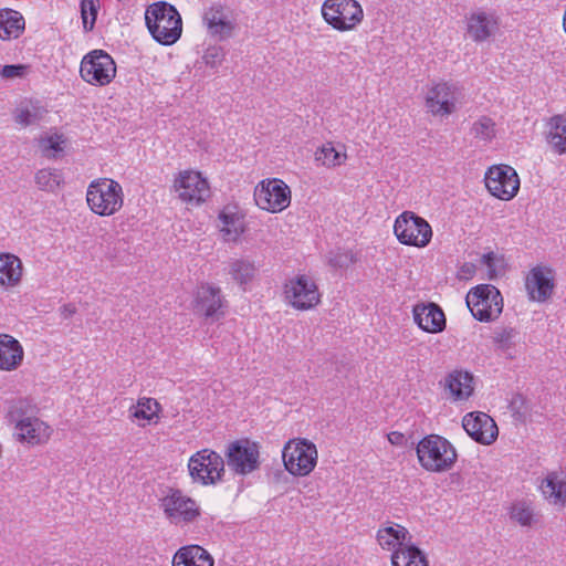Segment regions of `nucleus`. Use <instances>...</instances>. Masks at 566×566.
<instances>
[{"label": "nucleus", "instance_id": "nucleus-42", "mask_svg": "<svg viewBox=\"0 0 566 566\" xmlns=\"http://www.w3.org/2000/svg\"><path fill=\"white\" fill-rule=\"evenodd\" d=\"M80 7L84 30L92 31L99 10V0H81Z\"/></svg>", "mask_w": 566, "mask_h": 566}, {"label": "nucleus", "instance_id": "nucleus-22", "mask_svg": "<svg viewBox=\"0 0 566 566\" xmlns=\"http://www.w3.org/2000/svg\"><path fill=\"white\" fill-rule=\"evenodd\" d=\"M413 319L422 331L428 333H439L446 327V316L434 303L416 305Z\"/></svg>", "mask_w": 566, "mask_h": 566}, {"label": "nucleus", "instance_id": "nucleus-28", "mask_svg": "<svg viewBox=\"0 0 566 566\" xmlns=\"http://www.w3.org/2000/svg\"><path fill=\"white\" fill-rule=\"evenodd\" d=\"M160 411V403L156 399L149 397L139 398L128 410L129 417L137 420L140 427L153 423L156 424L159 421Z\"/></svg>", "mask_w": 566, "mask_h": 566}, {"label": "nucleus", "instance_id": "nucleus-39", "mask_svg": "<svg viewBox=\"0 0 566 566\" xmlns=\"http://www.w3.org/2000/svg\"><path fill=\"white\" fill-rule=\"evenodd\" d=\"M34 179L39 189L48 192H54L63 182V176L59 170L48 168L40 169Z\"/></svg>", "mask_w": 566, "mask_h": 566}, {"label": "nucleus", "instance_id": "nucleus-23", "mask_svg": "<svg viewBox=\"0 0 566 566\" xmlns=\"http://www.w3.org/2000/svg\"><path fill=\"white\" fill-rule=\"evenodd\" d=\"M24 349L21 343L9 334H0V370L14 371L23 363Z\"/></svg>", "mask_w": 566, "mask_h": 566}, {"label": "nucleus", "instance_id": "nucleus-9", "mask_svg": "<svg viewBox=\"0 0 566 566\" xmlns=\"http://www.w3.org/2000/svg\"><path fill=\"white\" fill-rule=\"evenodd\" d=\"M460 90L451 82H432L424 93V105L433 116L447 117L457 111Z\"/></svg>", "mask_w": 566, "mask_h": 566}, {"label": "nucleus", "instance_id": "nucleus-52", "mask_svg": "<svg viewBox=\"0 0 566 566\" xmlns=\"http://www.w3.org/2000/svg\"><path fill=\"white\" fill-rule=\"evenodd\" d=\"M387 438H388V441L392 444V446H398V447H402L406 444L407 442V438L403 433L401 432H398V431H392V432H389L387 434Z\"/></svg>", "mask_w": 566, "mask_h": 566}, {"label": "nucleus", "instance_id": "nucleus-48", "mask_svg": "<svg viewBox=\"0 0 566 566\" xmlns=\"http://www.w3.org/2000/svg\"><path fill=\"white\" fill-rule=\"evenodd\" d=\"M190 461L193 460H222L221 455L213 450L202 449L189 458Z\"/></svg>", "mask_w": 566, "mask_h": 566}, {"label": "nucleus", "instance_id": "nucleus-35", "mask_svg": "<svg viewBox=\"0 0 566 566\" xmlns=\"http://www.w3.org/2000/svg\"><path fill=\"white\" fill-rule=\"evenodd\" d=\"M260 446L248 438L231 442L227 450L228 460H258Z\"/></svg>", "mask_w": 566, "mask_h": 566}, {"label": "nucleus", "instance_id": "nucleus-5", "mask_svg": "<svg viewBox=\"0 0 566 566\" xmlns=\"http://www.w3.org/2000/svg\"><path fill=\"white\" fill-rule=\"evenodd\" d=\"M465 302L471 314L481 322L494 321L503 311V297L491 284H481L471 289Z\"/></svg>", "mask_w": 566, "mask_h": 566}, {"label": "nucleus", "instance_id": "nucleus-41", "mask_svg": "<svg viewBox=\"0 0 566 566\" xmlns=\"http://www.w3.org/2000/svg\"><path fill=\"white\" fill-rule=\"evenodd\" d=\"M64 145L65 139L63 135L56 133L48 134L39 140L40 149L42 154L48 158L55 157L63 150Z\"/></svg>", "mask_w": 566, "mask_h": 566}, {"label": "nucleus", "instance_id": "nucleus-49", "mask_svg": "<svg viewBox=\"0 0 566 566\" xmlns=\"http://www.w3.org/2000/svg\"><path fill=\"white\" fill-rule=\"evenodd\" d=\"M427 471L443 472L452 468L453 462H421Z\"/></svg>", "mask_w": 566, "mask_h": 566}, {"label": "nucleus", "instance_id": "nucleus-3", "mask_svg": "<svg viewBox=\"0 0 566 566\" xmlns=\"http://www.w3.org/2000/svg\"><path fill=\"white\" fill-rule=\"evenodd\" d=\"M159 507L169 523L176 526L191 524L201 515L197 501L175 488H167L163 492Z\"/></svg>", "mask_w": 566, "mask_h": 566}, {"label": "nucleus", "instance_id": "nucleus-7", "mask_svg": "<svg viewBox=\"0 0 566 566\" xmlns=\"http://www.w3.org/2000/svg\"><path fill=\"white\" fill-rule=\"evenodd\" d=\"M283 297L287 305L297 311L312 310L321 302L317 284L306 274L289 279L283 286Z\"/></svg>", "mask_w": 566, "mask_h": 566}, {"label": "nucleus", "instance_id": "nucleus-43", "mask_svg": "<svg viewBox=\"0 0 566 566\" xmlns=\"http://www.w3.org/2000/svg\"><path fill=\"white\" fill-rule=\"evenodd\" d=\"M226 54L227 52L222 46L210 45L205 50L202 61L206 66L217 70L226 60Z\"/></svg>", "mask_w": 566, "mask_h": 566}, {"label": "nucleus", "instance_id": "nucleus-27", "mask_svg": "<svg viewBox=\"0 0 566 566\" xmlns=\"http://www.w3.org/2000/svg\"><path fill=\"white\" fill-rule=\"evenodd\" d=\"M347 158L346 146L342 143L326 142L314 154L315 163L328 169L343 166Z\"/></svg>", "mask_w": 566, "mask_h": 566}, {"label": "nucleus", "instance_id": "nucleus-20", "mask_svg": "<svg viewBox=\"0 0 566 566\" xmlns=\"http://www.w3.org/2000/svg\"><path fill=\"white\" fill-rule=\"evenodd\" d=\"M51 427L36 417H24L15 424V437L19 441L31 446L41 444L49 440Z\"/></svg>", "mask_w": 566, "mask_h": 566}, {"label": "nucleus", "instance_id": "nucleus-29", "mask_svg": "<svg viewBox=\"0 0 566 566\" xmlns=\"http://www.w3.org/2000/svg\"><path fill=\"white\" fill-rule=\"evenodd\" d=\"M172 566H213V558L203 547L189 545L178 549Z\"/></svg>", "mask_w": 566, "mask_h": 566}, {"label": "nucleus", "instance_id": "nucleus-8", "mask_svg": "<svg viewBox=\"0 0 566 566\" xmlns=\"http://www.w3.org/2000/svg\"><path fill=\"white\" fill-rule=\"evenodd\" d=\"M82 80L94 86L108 85L116 76V64L113 57L103 50H93L81 61Z\"/></svg>", "mask_w": 566, "mask_h": 566}, {"label": "nucleus", "instance_id": "nucleus-31", "mask_svg": "<svg viewBox=\"0 0 566 566\" xmlns=\"http://www.w3.org/2000/svg\"><path fill=\"white\" fill-rule=\"evenodd\" d=\"M23 15L13 9H0V39L12 40L19 38L24 31Z\"/></svg>", "mask_w": 566, "mask_h": 566}, {"label": "nucleus", "instance_id": "nucleus-1", "mask_svg": "<svg viewBox=\"0 0 566 566\" xmlns=\"http://www.w3.org/2000/svg\"><path fill=\"white\" fill-rule=\"evenodd\" d=\"M145 21L151 36L163 45H171L181 36V17L168 2L159 1L150 4L146 9Z\"/></svg>", "mask_w": 566, "mask_h": 566}, {"label": "nucleus", "instance_id": "nucleus-19", "mask_svg": "<svg viewBox=\"0 0 566 566\" xmlns=\"http://www.w3.org/2000/svg\"><path fill=\"white\" fill-rule=\"evenodd\" d=\"M418 460H457L452 443L439 434L424 437L417 446Z\"/></svg>", "mask_w": 566, "mask_h": 566}, {"label": "nucleus", "instance_id": "nucleus-54", "mask_svg": "<svg viewBox=\"0 0 566 566\" xmlns=\"http://www.w3.org/2000/svg\"><path fill=\"white\" fill-rule=\"evenodd\" d=\"M472 270H473V265H471V264H464V265L462 266V269H461V271H462L463 273H469V274L472 272Z\"/></svg>", "mask_w": 566, "mask_h": 566}, {"label": "nucleus", "instance_id": "nucleus-38", "mask_svg": "<svg viewBox=\"0 0 566 566\" xmlns=\"http://www.w3.org/2000/svg\"><path fill=\"white\" fill-rule=\"evenodd\" d=\"M518 333L513 327H497L492 336L493 343L497 349L503 352L507 357H515V345Z\"/></svg>", "mask_w": 566, "mask_h": 566}, {"label": "nucleus", "instance_id": "nucleus-46", "mask_svg": "<svg viewBox=\"0 0 566 566\" xmlns=\"http://www.w3.org/2000/svg\"><path fill=\"white\" fill-rule=\"evenodd\" d=\"M28 70L29 66L23 64L4 65L0 71V75L7 80L21 78L27 75Z\"/></svg>", "mask_w": 566, "mask_h": 566}, {"label": "nucleus", "instance_id": "nucleus-6", "mask_svg": "<svg viewBox=\"0 0 566 566\" xmlns=\"http://www.w3.org/2000/svg\"><path fill=\"white\" fill-rule=\"evenodd\" d=\"M394 233L400 243L417 248L427 247L432 238L429 222L412 211H403L396 218Z\"/></svg>", "mask_w": 566, "mask_h": 566}, {"label": "nucleus", "instance_id": "nucleus-40", "mask_svg": "<svg viewBox=\"0 0 566 566\" xmlns=\"http://www.w3.org/2000/svg\"><path fill=\"white\" fill-rule=\"evenodd\" d=\"M471 133L474 138L490 143L496 136V124L491 117L481 116L473 123Z\"/></svg>", "mask_w": 566, "mask_h": 566}, {"label": "nucleus", "instance_id": "nucleus-25", "mask_svg": "<svg viewBox=\"0 0 566 566\" xmlns=\"http://www.w3.org/2000/svg\"><path fill=\"white\" fill-rule=\"evenodd\" d=\"M539 489L548 503L555 506H566V472H549L543 479Z\"/></svg>", "mask_w": 566, "mask_h": 566}, {"label": "nucleus", "instance_id": "nucleus-12", "mask_svg": "<svg viewBox=\"0 0 566 566\" xmlns=\"http://www.w3.org/2000/svg\"><path fill=\"white\" fill-rule=\"evenodd\" d=\"M485 186L492 196L510 200L520 189V178L513 167L494 165L485 172Z\"/></svg>", "mask_w": 566, "mask_h": 566}, {"label": "nucleus", "instance_id": "nucleus-21", "mask_svg": "<svg viewBox=\"0 0 566 566\" xmlns=\"http://www.w3.org/2000/svg\"><path fill=\"white\" fill-rule=\"evenodd\" d=\"M444 389L452 401H465L474 391V377L467 370H452L444 378Z\"/></svg>", "mask_w": 566, "mask_h": 566}, {"label": "nucleus", "instance_id": "nucleus-34", "mask_svg": "<svg viewBox=\"0 0 566 566\" xmlns=\"http://www.w3.org/2000/svg\"><path fill=\"white\" fill-rule=\"evenodd\" d=\"M546 142L558 155L566 154V117L556 115L548 122Z\"/></svg>", "mask_w": 566, "mask_h": 566}, {"label": "nucleus", "instance_id": "nucleus-14", "mask_svg": "<svg viewBox=\"0 0 566 566\" xmlns=\"http://www.w3.org/2000/svg\"><path fill=\"white\" fill-rule=\"evenodd\" d=\"M226 305L221 289L210 283H203L198 286L195 293L193 311L213 321L223 316Z\"/></svg>", "mask_w": 566, "mask_h": 566}, {"label": "nucleus", "instance_id": "nucleus-32", "mask_svg": "<svg viewBox=\"0 0 566 566\" xmlns=\"http://www.w3.org/2000/svg\"><path fill=\"white\" fill-rule=\"evenodd\" d=\"M316 446L305 438L289 440L282 450V460H317Z\"/></svg>", "mask_w": 566, "mask_h": 566}, {"label": "nucleus", "instance_id": "nucleus-50", "mask_svg": "<svg viewBox=\"0 0 566 566\" xmlns=\"http://www.w3.org/2000/svg\"><path fill=\"white\" fill-rule=\"evenodd\" d=\"M495 261H496V255L493 252L486 253L482 256V262H483V264L486 265V268L489 270V275L491 279L496 275V270H495V265H494Z\"/></svg>", "mask_w": 566, "mask_h": 566}, {"label": "nucleus", "instance_id": "nucleus-47", "mask_svg": "<svg viewBox=\"0 0 566 566\" xmlns=\"http://www.w3.org/2000/svg\"><path fill=\"white\" fill-rule=\"evenodd\" d=\"M233 474L244 475L258 469L260 462H227Z\"/></svg>", "mask_w": 566, "mask_h": 566}, {"label": "nucleus", "instance_id": "nucleus-37", "mask_svg": "<svg viewBox=\"0 0 566 566\" xmlns=\"http://www.w3.org/2000/svg\"><path fill=\"white\" fill-rule=\"evenodd\" d=\"M509 516L524 527H532L537 522L533 503L527 500L514 501L509 509Z\"/></svg>", "mask_w": 566, "mask_h": 566}, {"label": "nucleus", "instance_id": "nucleus-10", "mask_svg": "<svg viewBox=\"0 0 566 566\" xmlns=\"http://www.w3.org/2000/svg\"><path fill=\"white\" fill-rule=\"evenodd\" d=\"M254 201L260 209L277 213L291 205V189L279 178H268L256 185Z\"/></svg>", "mask_w": 566, "mask_h": 566}, {"label": "nucleus", "instance_id": "nucleus-33", "mask_svg": "<svg viewBox=\"0 0 566 566\" xmlns=\"http://www.w3.org/2000/svg\"><path fill=\"white\" fill-rule=\"evenodd\" d=\"M391 566H429V560L418 546L409 542L391 554Z\"/></svg>", "mask_w": 566, "mask_h": 566}, {"label": "nucleus", "instance_id": "nucleus-44", "mask_svg": "<svg viewBox=\"0 0 566 566\" xmlns=\"http://www.w3.org/2000/svg\"><path fill=\"white\" fill-rule=\"evenodd\" d=\"M355 262V255L349 250L338 249L331 253L329 264L334 268H348L350 264Z\"/></svg>", "mask_w": 566, "mask_h": 566}, {"label": "nucleus", "instance_id": "nucleus-18", "mask_svg": "<svg viewBox=\"0 0 566 566\" xmlns=\"http://www.w3.org/2000/svg\"><path fill=\"white\" fill-rule=\"evenodd\" d=\"M525 287L532 301L545 302L553 294V271L548 268H533L526 276Z\"/></svg>", "mask_w": 566, "mask_h": 566}, {"label": "nucleus", "instance_id": "nucleus-11", "mask_svg": "<svg viewBox=\"0 0 566 566\" xmlns=\"http://www.w3.org/2000/svg\"><path fill=\"white\" fill-rule=\"evenodd\" d=\"M174 190L178 198L189 205H200L210 197V187L201 172L182 170L174 180Z\"/></svg>", "mask_w": 566, "mask_h": 566}, {"label": "nucleus", "instance_id": "nucleus-26", "mask_svg": "<svg viewBox=\"0 0 566 566\" xmlns=\"http://www.w3.org/2000/svg\"><path fill=\"white\" fill-rule=\"evenodd\" d=\"M23 276V264L20 258L12 253H0V287L14 289L20 285Z\"/></svg>", "mask_w": 566, "mask_h": 566}, {"label": "nucleus", "instance_id": "nucleus-17", "mask_svg": "<svg viewBox=\"0 0 566 566\" xmlns=\"http://www.w3.org/2000/svg\"><path fill=\"white\" fill-rule=\"evenodd\" d=\"M218 228L224 242H237L245 231L244 213L235 205L224 206L218 214Z\"/></svg>", "mask_w": 566, "mask_h": 566}, {"label": "nucleus", "instance_id": "nucleus-16", "mask_svg": "<svg viewBox=\"0 0 566 566\" xmlns=\"http://www.w3.org/2000/svg\"><path fill=\"white\" fill-rule=\"evenodd\" d=\"M499 19L494 12L478 9L467 17V34L474 42H484L495 35Z\"/></svg>", "mask_w": 566, "mask_h": 566}, {"label": "nucleus", "instance_id": "nucleus-15", "mask_svg": "<svg viewBox=\"0 0 566 566\" xmlns=\"http://www.w3.org/2000/svg\"><path fill=\"white\" fill-rule=\"evenodd\" d=\"M462 427L476 442L491 444L499 436L495 421L485 412L473 411L463 417Z\"/></svg>", "mask_w": 566, "mask_h": 566}, {"label": "nucleus", "instance_id": "nucleus-4", "mask_svg": "<svg viewBox=\"0 0 566 566\" xmlns=\"http://www.w3.org/2000/svg\"><path fill=\"white\" fill-rule=\"evenodd\" d=\"M321 14L338 32L354 31L364 20V9L357 0H324Z\"/></svg>", "mask_w": 566, "mask_h": 566}, {"label": "nucleus", "instance_id": "nucleus-53", "mask_svg": "<svg viewBox=\"0 0 566 566\" xmlns=\"http://www.w3.org/2000/svg\"><path fill=\"white\" fill-rule=\"evenodd\" d=\"M76 312V307L73 304H65L61 307V316L65 319L73 316Z\"/></svg>", "mask_w": 566, "mask_h": 566}, {"label": "nucleus", "instance_id": "nucleus-13", "mask_svg": "<svg viewBox=\"0 0 566 566\" xmlns=\"http://www.w3.org/2000/svg\"><path fill=\"white\" fill-rule=\"evenodd\" d=\"M202 22L208 34L219 41L230 39L237 29V22L230 9L219 3L205 9Z\"/></svg>", "mask_w": 566, "mask_h": 566}, {"label": "nucleus", "instance_id": "nucleus-2", "mask_svg": "<svg viewBox=\"0 0 566 566\" xmlns=\"http://www.w3.org/2000/svg\"><path fill=\"white\" fill-rule=\"evenodd\" d=\"M122 185L112 178H96L86 189V203L90 210L99 217H111L124 206Z\"/></svg>", "mask_w": 566, "mask_h": 566}, {"label": "nucleus", "instance_id": "nucleus-45", "mask_svg": "<svg viewBox=\"0 0 566 566\" xmlns=\"http://www.w3.org/2000/svg\"><path fill=\"white\" fill-rule=\"evenodd\" d=\"M317 462H282L284 469L295 476L310 474Z\"/></svg>", "mask_w": 566, "mask_h": 566}, {"label": "nucleus", "instance_id": "nucleus-36", "mask_svg": "<svg viewBox=\"0 0 566 566\" xmlns=\"http://www.w3.org/2000/svg\"><path fill=\"white\" fill-rule=\"evenodd\" d=\"M229 274L233 281L245 289V285L255 277L256 266L254 262L247 259H234L229 262Z\"/></svg>", "mask_w": 566, "mask_h": 566}, {"label": "nucleus", "instance_id": "nucleus-24", "mask_svg": "<svg viewBox=\"0 0 566 566\" xmlns=\"http://www.w3.org/2000/svg\"><path fill=\"white\" fill-rule=\"evenodd\" d=\"M376 541L382 549L395 553V549L405 547L411 541V535L405 526L389 523L379 527L376 533Z\"/></svg>", "mask_w": 566, "mask_h": 566}, {"label": "nucleus", "instance_id": "nucleus-51", "mask_svg": "<svg viewBox=\"0 0 566 566\" xmlns=\"http://www.w3.org/2000/svg\"><path fill=\"white\" fill-rule=\"evenodd\" d=\"M17 120L23 125H30L34 122V115L28 108H21L17 113Z\"/></svg>", "mask_w": 566, "mask_h": 566}, {"label": "nucleus", "instance_id": "nucleus-30", "mask_svg": "<svg viewBox=\"0 0 566 566\" xmlns=\"http://www.w3.org/2000/svg\"><path fill=\"white\" fill-rule=\"evenodd\" d=\"M189 472L195 481L205 485L222 480L224 462H189Z\"/></svg>", "mask_w": 566, "mask_h": 566}]
</instances>
